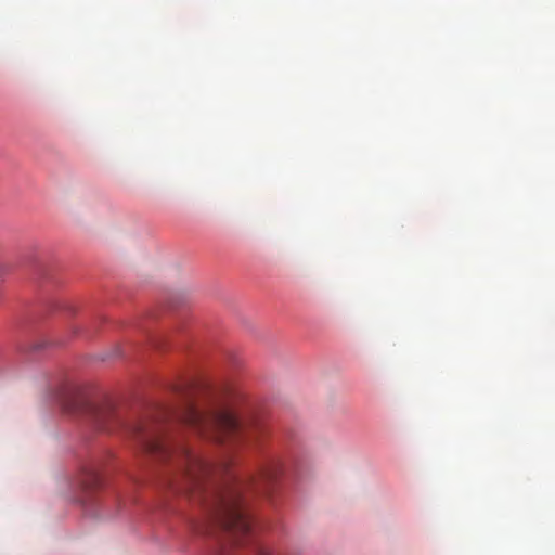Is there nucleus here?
<instances>
[{
    "mask_svg": "<svg viewBox=\"0 0 555 555\" xmlns=\"http://www.w3.org/2000/svg\"><path fill=\"white\" fill-rule=\"evenodd\" d=\"M78 483L81 490L85 492L96 489L101 485V476L99 470L93 466L85 467L81 476L79 477Z\"/></svg>",
    "mask_w": 555,
    "mask_h": 555,
    "instance_id": "7ed1b4c3",
    "label": "nucleus"
},
{
    "mask_svg": "<svg viewBox=\"0 0 555 555\" xmlns=\"http://www.w3.org/2000/svg\"><path fill=\"white\" fill-rule=\"evenodd\" d=\"M180 421L198 436L219 443L251 441L257 430L244 426L234 411L223 404L202 408L189 402L180 414Z\"/></svg>",
    "mask_w": 555,
    "mask_h": 555,
    "instance_id": "f03ea898",
    "label": "nucleus"
},
{
    "mask_svg": "<svg viewBox=\"0 0 555 555\" xmlns=\"http://www.w3.org/2000/svg\"><path fill=\"white\" fill-rule=\"evenodd\" d=\"M63 408H64V410H66L68 412H72L75 410V406L72 405V403H63Z\"/></svg>",
    "mask_w": 555,
    "mask_h": 555,
    "instance_id": "20e7f679",
    "label": "nucleus"
},
{
    "mask_svg": "<svg viewBox=\"0 0 555 555\" xmlns=\"http://www.w3.org/2000/svg\"><path fill=\"white\" fill-rule=\"evenodd\" d=\"M79 409L100 430L125 427L143 452L159 461L176 463L181 470L179 491L203 505L209 521L228 532L235 543L243 544L251 534L253 521L244 504L243 490L253 487L258 492H267V486L280 474L278 463L268 464L257 477L245 482L230 474L225 465L215 466L204 461L168 433L163 425L165 412L125 424L112 402H83Z\"/></svg>",
    "mask_w": 555,
    "mask_h": 555,
    "instance_id": "f257e3e1",
    "label": "nucleus"
}]
</instances>
